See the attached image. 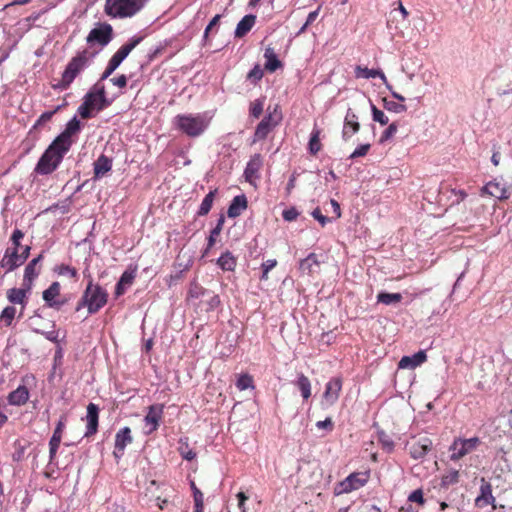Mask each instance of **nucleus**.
<instances>
[{"label": "nucleus", "mask_w": 512, "mask_h": 512, "mask_svg": "<svg viewBox=\"0 0 512 512\" xmlns=\"http://www.w3.org/2000/svg\"><path fill=\"white\" fill-rule=\"evenodd\" d=\"M295 385L301 392V396L304 400H307L312 395V386L309 378L303 373H299Z\"/></svg>", "instance_id": "obj_32"}, {"label": "nucleus", "mask_w": 512, "mask_h": 512, "mask_svg": "<svg viewBox=\"0 0 512 512\" xmlns=\"http://www.w3.org/2000/svg\"><path fill=\"white\" fill-rule=\"evenodd\" d=\"M148 0H106L104 12L111 18H128L143 9Z\"/></svg>", "instance_id": "obj_5"}, {"label": "nucleus", "mask_w": 512, "mask_h": 512, "mask_svg": "<svg viewBox=\"0 0 512 512\" xmlns=\"http://www.w3.org/2000/svg\"><path fill=\"white\" fill-rule=\"evenodd\" d=\"M408 501L418 503L420 506L425 504V499L422 489L414 490L409 496Z\"/></svg>", "instance_id": "obj_57"}, {"label": "nucleus", "mask_w": 512, "mask_h": 512, "mask_svg": "<svg viewBox=\"0 0 512 512\" xmlns=\"http://www.w3.org/2000/svg\"><path fill=\"white\" fill-rule=\"evenodd\" d=\"M173 124L186 136L196 138L206 131L210 124V118L205 113L178 114L174 117Z\"/></svg>", "instance_id": "obj_3"}, {"label": "nucleus", "mask_w": 512, "mask_h": 512, "mask_svg": "<svg viewBox=\"0 0 512 512\" xmlns=\"http://www.w3.org/2000/svg\"><path fill=\"white\" fill-rule=\"evenodd\" d=\"M263 77V70L259 64L255 65L253 69L247 74V79L256 83Z\"/></svg>", "instance_id": "obj_52"}, {"label": "nucleus", "mask_w": 512, "mask_h": 512, "mask_svg": "<svg viewBox=\"0 0 512 512\" xmlns=\"http://www.w3.org/2000/svg\"><path fill=\"white\" fill-rule=\"evenodd\" d=\"M460 474L458 470L451 469L447 471L441 478V486L448 488L451 485L459 482Z\"/></svg>", "instance_id": "obj_41"}, {"label": "nucleus", "mask_w": 512, "mask_h": 512, "mask_svg": "<svg viewBox=\"0 0 512 512\" xmlns=\"http://www.w3.org/2000/svg\"><path fill=\"white\" fill-rule=\"evenodd\" d=\"M277 265V261L275 259H269L262 264V275L260 277L261 280H268V273Z\"/></svg>", "instance_id": "obj_54"}, {"label": "nucleus", "mask_w": 512, "mask_h": 512, "mask_svg": "<svg viewBox=\"0 0 512 512\" xmlns=\"http://www.w3.org/2000/svg\"><path fill=\"white\" fill-rule=\"evenodd\" d=\"M54 272L56 274H58L59 276H68V277L73 278L75 280L78 279V272H77V270L74 267L66 265V264L57 265L54 268Z\"/></svg>", "instance_id": "obj_42"}, {"label": "nucleus", "mask_w": 512, "mask_h": 512, "mask_svg": "<svg viewBox=\"0 0 512 512\" xmlns=\"http://www.w3.org/2000/svg\"><path fill=\"white\" fill-rule=\"evenodd\" d=\"M316 427L319 429H326L328 431H332L334 428V424H333L332 419L330 417H328L323 421H318L316 423Z\"/></svg>", "instance_id": "obj_63"}, {"label": "nucleus", "mask_w": 512, "mask_h": 512, "mask_svg": "<svg viewBox=\"0 0 512 512\" xmlns=\"http://www.w3.org/2000/svg\"><path fill=\"white\" fill-rule=\"evenodd\" d=\"M427 360L426 352L423 350L418 351L413 356H404L398 363L400 369H414Z\"/></svg>", "instance_id": "obj_24"}, {"label": "nucleus", "mask_w": 512, "mask_h": 512, "mask_svg": "<svg viewBox=\"0 0 512 512\" xmlns=\"http://www.w3.org/2000/svg\"><path fill=\"white\" fill-rule=\"evenodd\" d=\"M107 301V291L99 284H94L90 280L76 305L75 311L78 312L86 307L89 314H95L107 304Z\"/></svg>", "instance_id": "obj_4"}, {"label": "nucleus", "mask_w": 512, "mask_h": 512, "mask_svg": "<svg viewBox=\"0 0 512 512\" xmlns=\"http://www.w3.org/2000/svg\"><path fill=\"white\" fill-rule=\"evenodd\" d=\"M110 81L113 83V85H115L119 88H125L127 86L128 80H127V77L124 74H122L118 77L112 78Z\"/></svg>", "instance_id": "obj_64"}, {"label": "nucleus", "mask_w": 512, "mask_h": 512, "mask_svg": "<svg viewBox=\"0 0 512 512\" xmlns=\"http://www.w3.org/2000/svg\"><path fill=\"white\" fill-rule=\"evenodd\" d=\"M60 438L52 436L49 441V462L53 463L56 459L57 451L61 443Z\"/></svg>", "instance_id": "obj_47"}, {"label": "nucleus", "mask_w": 512, "mask_h": 512, "mask_svg": "<svg viewBox=\"0 0 512 512\" xmlns=\"http://www.w3.org/2000/svg\"><path fill=\"white\" fill-rule=\"evenodd\" d=\"M61 286L59 282H53L46 290L43 291V300L47 306L50 307V303H53L55 299L60 295Z\"/></svg>", "instance_id": "obj_37"}, {"label": "nucleus", "mask_w": 512, "mask_h": 512, "mask_svg": "<svg viewBox=\"0 0 512 512\" xmlns=\"http://www.w3.org/2000/svg\"><path fill=\"white\" fill-rule=\"evenodd\" d=\"M135 275L132 272L125 271L119 281L116 284L115 294L117 297L123 295L126 290V286H130L133 283Z\"/></svg>", "instance_id": "obj_36"}, {"label": "nucleus", "mask_w": 512, "mask_h": 512, "mask_svg": "<svg viewBox=\"0 0 512 512\" xmlns=\"http://www.w3.org/2000/svg\"><path fill=\"white\" fill-rule=\"evenodd\" d=\"M432 449V441L428 437H422L413 442L409 447L410 456L413 459L424 458Z\"/></svg>", "instance_id": "obj_21"}, {"label": "nucleus", "mask_w": 512, "mask_h": 512, "mask_svg": "<svg viewBox=\"0 0 512 512\" xmlns=\"http://www.w3.org/2000/svg\"><path fill=\"white\" fill-rule=\"evenodd\" d=\"M255 21L256 16L252 14L245 15L237 24L235 37L241 38L245 36L253 28Z\"/></svg>", "instance_id": "obj_29"}, {"label": "nucleus", "mask_w": 512, "mask_h": 512, "mask_svg": "<svg viewBox=\"0 0 512 512\" xmlns=\"http://www.w3.org/2000/svg\"><path fill=\"white\" fill-rule=\"evenodd\" d=\"M264 109V98L256 99L250 103V115L254 118H259L263 113Z\"/></svg>", "instance_id": "obj_44"}, {"label": "nucleus", "mask_w": 512, "mask_h": 512, "mask_svg": "<svg viewBox=\"0 0 512 512\" xmlns=\"http://www.w3.org/2000/svg\"><path fill=\"white\" fill-rule=\"evenodd\" d=\"M370 477L371 472L369 469L365 471L353 472L349 474L345 479L337 483L334 488V493L336 495H340L358 490L368 483Z\"/></svg>", "instance_id": "obj_7"}, {"label": "nucleus", "mask_w": 512, "mask_h": 512, "mask_svg": "<svg viewBox=\"0 0 512 512\" xmlns=\"http://www.w3.org/2000/svg\"><path fill=\"white\" fill-rule=\"evenodd\" d=\"M205 293V289L204 287H202L199 283L197 282H192L189 286V290H188V293H187V299H198L200 298L201 296H203Z\"/></svg>", "instance_id": "obj_43"}, {"label": "nucleus", "mask_w": 512, "mask_h": 512, "mask_svg": "<svg viewBox=\"0 0 512 512\" xmlns=\"http://www.w3.org/2000/svg\"><path fill=\"white\" fill-rule=\"evenodd\" d=\"M66 422H67V416L66 415H62L60 417L59 421L56 424V427L54 429V432H53L52 436L62 439L63 432H64L65 427H66Z\"/></svg>", "instance_id": "obj_53"}, {"label": "nucleus", "mask_w": 512, "mask_h": 512, "mask_svg": "<svg viewBox=\"0 0 512 512\" xmlns=\"http://www.w3.org/2000/svg\"><path fill=\"white\" fill-rule=\"evenodd\" d=\"M178 451H179L180 455L188 461H191V460L195 459V457H196V453L189 447L187 437L181 438L179 440Z\"/></svg>", "instance_id": "obj_39"}, {"label": "nucleus", "mask_w": 512, "mask_h": 512, "mask_svg": "<svg viewBox=\"0 0 512 512\" xmlns=\"http://www.w3.org/2000/svg\"><path fill=\"white\" fill-rule=\"evenodd\" d=\"M29 399L28 388L20 385L17 389L10 392L8 395V402L11 405L21 406L24 405Z\"/></svg>", "instance_id": "obj_27"}, {"label": "nucleus", "mask_w": 512, "mask_h": 512, "mask_svg": "<svg viewBox=\"0 0 512 512\" xmlns=\"http://www.w3.org/2000/svg\"><path fill=\"white\" fill-rule=\"evenodd\" d=\"M479 495L475 499V506L478 508H485L491 505L496 509V499L492 494V485L484 477L480 479Z\"/></svg>", "instance_id": "obj_14"}, {"label": "nucleus", "mask_w": 512, "mask_h": 512, "mask_svg": "<svg viewBox=\"0 0 512 512\" xmlns=\"http://www.w3.org/2000/svg\"><path fill=\"white\" fill-rule=\"evenodd\" d=\"M133 442V437L131 435V429L129 427H124L120 429L115 435V444L113 455L116 459H120L125 452V448L127 445Z\"/></svg>", "instance_id": "obj_16"}, {"label": "nucleus", "mask_w": 512, "mask_h": 512, "mask_svg": "<svg viewBox=\"0 0 512 512\" xmlns=\"http://www.w3.org/2000/svg\"><path fill=\"white\" fill-rule=\"evenodd\" d=\"M480 194L481 196L489 195L499 200L508 199L510 196V192L508 191V189L504 185L496 181H490L486 185H484L481 188Z\"/></svg>", "instance_id": "obj_20"}, {"label": "nucleus", "mask_w": 512, "mask_h": 512, "mask_svg": "<svg viewBox=\"0 0 512 512\" xmlns=\"http://www.w3.org/2000/svg\"><path fill=\"white\" fill-rule=\"evenodd\" d=\"M96 54L97 51H90L89 49L79 51L69 60L61 74L60 80L54 87L61 90L68 89L81 72L89 67Z\"/></svg>", "instance_id": "obj_2"}, {"label": "nucleus", "mask_w": 512, "mask_h": 512, "mask_svg": "<svg viewBox=\"0 0 512 512\" xmlns=\"http://www.w3.org/2000/svg\"><path fill=\"white\" fill-rule=\"evenodd\" d=\"M190 486L193 491L194 504L204 503L203 493L197 488L194 481H191Z\"/></svg>", "instance_id": "obj_61"}, {"label": "nucleus", "mask_w": 512, "mask_h": 512, "mask_svg": "<svg viewBox=\"0 0 512 512\" xmlns=\"http://www.w3.org/2000/svg\"><path fill=\"white\" fill-rule=\"evenodd\" d=\"M282 114L276 105L273 110L268 107V114L259 122L254 133V142L264 140L268 134L281 122Z\"/></svg>", "instance_id": "obj_9"}, {"label": "nucleus", "mask_w": 512, "mask_h": 512, "mask_svg": "<svg viewBox=\"0 0 512 512\" xmlns=\"http://www.w3.org/2000/svg\"><path fill=\"white\" fill-rule=\"evenodd\" d=\"M299 212L296 208L291 207L282 212V217L285 221L291 222L297 219Z\"/></svg>", "instance_id": "obj_60"}, {"label": "nucleus", "mask_w": 512, "mask_h": 512, "mask_svg": "<svg viewBox=\"0 0 512 512\" xmlns=\"http://www.w3.org/2000/svg\"><path fill=\"white\" fill-rule=\"evenodd\" d=\"M86 432L85 437L89 438L95 435L98 431V423H99V407L94 403H89L87 406V415H86Z\"/></svg>", "instance_id": "obj_19"}, {"label": "nucleus", "mask_w": 512, "mask_h": 512, "mask_svg": "<svg viewBox=\"0 0 512 512\" xmlns=\"http://www.w3.org/2000/svg\"><path fill=\"white\" fill-rule=\"evenodd\" d=\"M217 193V189L210 191L202 200V203L200 204L199 210L197 211L198 216H205L207 215L212 206Z\"/></svg>", "instance_id": "obj_38"}, {"label": "nucleus", "mask_w": 512, "mask_h": 512, "mask_svg": "<svg viewBox=\"0 0 512 512\" xmlns=\"http://www.w3.org/2000/svg\"><path fill=\"white\" fill-rule=\"evenodd\" d=\"M16 309L13 306H7L1 313V320L6 323V325H10L12 320L15 318Z\"/></svg>", "instance_id": "obj_50"}, {"label": "nucleus", "mask_w": 512, "mask_h": 512, "mask_svg": "<svg viewBox=\"0 0 512 512\" xmlns=\"http://www.w3.org/2000/svg\"><path fill=\"white\" fill-rule=\"evenodd\" d=\"M263 166V157L261 154H254L248 161L244 170V177L247 182L252 185L256 184V180L260 178V170Z\"/></svg>", "instance_id": "obj_15"}, {"label": "nucleus", "mask_w": 512, "mask_h": 512, "mask_svg": "<svg viewBox=\"0 0 512 512\" xmlns=\"http://www.w3.org/2000/svg\"><path fill=\"white\" fill-rule=\"evenodd\" d=\"M67 152L62 151L60 145H55L53 141L40 157L36 164L35 172L39 175L51 174L58 168Z\"/></svg>", "instance_id": "obj_6"}, {"label": "nucleus", "mask_w": 512, "mask_h": 512, "mask_svg": "<svg viewBox=\"0 0 512 512\" xmlns=\"http://www.w3.org/2000/svg\"><path fill=\"white\" fill-rule=\"evenodd\" d=\"M163 414V404H154L148 407V412L144 418L145 427L147 428V430H145L146 435H150L158 429L160 422L162 421Z\"/></svg>", "instance_id": "obj_12"}, {"label": "nucleus", "mask_w": 512, "mask_h": 512, "mask_svg": "<svg viewBox=\"0 0 512 512\" xmlns=\"http://www.w3.org/2000/svg\"><path fill=\"white\" fill-rule=\"evenodd\" d=\"M112 35V26L110 24L103 23L89 32L86 41L89 44H98L100 47H104L111 41Z\"/></svg>", "instance_id": "obj_11"}, {"label": "nucleus", "mask_w": 512, "mask_h": 512, "mask_svg": "<svg viewBox=\"0 0 512 512\" xmlns=\"http://www.w3.org/2000/svg\"><path fill=\"white\" fill-rule=\"evenodd\" d=\"M320 137H321V130L319 128L314 127L311 132L309 143H308V151L313 156L317 155L318 152L322 149Z\"/></svg>", "instance_id": "obj_34"}, {"label": "nucleus", "mask_w": 512, "mask_h": 512, "mask_svg": "<svg viewBox=\"0 0 512 512\" xmlns=\"http://www.w3.org/2000/svg\"><path fill=\"white\" fill-rule=\"evenodd\" d=\"M264 57L266 59L265 69L269 72H274L282 66V63L278 59L273 48L267 47L264 52Z\"/></svg>", "instance_id": "obj_33"}, {"label": "nucleus", "mask_w": 512, "mask_h": 512, "mask_svg": "<svg viewBox=\"0 0 512 512\" xmlns=\"http://www.w3.org/2000/svg\"><path fill=\"white\" fill-rule=\"evenodd\" d=\"M30 289H27V287L23 286V288H11L7 291V299L12 304H26L27 299V292Z\"/></svg>", "instance_id": "obj_30"}, {"label": "nucleus", "mask_w": 512, "mask_h": 512, "mask_svg": "<svg viewBox=\"0 0 512 512\" xmlns=\"http://www.w3.org/2000/svg\"><path fill=\"white\" fill-rule=\"evenodd\" d=\"M62 105H58L53 111H47V112H44L40 115V117L37 119V121L35 122L33 128H37L41 125H43L44 123L46 122H49L53 115L55 113H57L58 111H60L62 109Z\"/></svg>", "instance_id": "obj_46"}, {"label": "nucleus", "mask_w": 512, "mask_h": 512, "mask_svg": "<svg viewBox=\"0 0 512 512\" xmlns=\"http://www.w3.org/2000/svg\"><path fill=\"white\" fill-rule=\"evenodd\" d=\"M81 130V123L76 118L73 117L67 124L64 131L58 135L53 141L55 145H60L62 151H69L73 140L72 137L77 135Z\"/></svg>", "instance_id": "obj_10"}, {"label": "nucleus", "mask_w": 512, "mask_h": 512, "mask_svg": "<svg viewBox=\"0 0 512 512\" xmlns=\"http://www.w3.org/2000/svg\"><path fill=\"white\" fill-rule=\"evenodd\" d=\"M236 387L240 391L246 390L248 388H254L253 377L249 374L240 375L236 382Z\"/></svg>", "instance_id": "obj_45"}, {"label": "nucleus", "mask_w": 512, "mask_h": 512, "mask_svg": "<svg viewBox=\"0 0 512 512\" xmlns=\"http://www.w3.org/2000/svg\"><path fill=\"white\" fill-rule=\"evenodd\" d=\"M23 237H24V233L20 229H15L11 236V241H12L13 247H9V248L14 249L15 251L19 252L22 247L20 244V240Z\"/></svg>", "instance_id": "obj_51"}, {"label": "nucleus", "mask_w": 512, "mask_h": 512, "mask_svg": "<svg viewBox=\"0 0 512 512\" xmlns=\"http://www.w3.org/2000/svg\"><path fill=\"white\" fill-rule=\"evenodd\" d=\"M110 105L104 83L97 81L83 97L77 112L82 119H91Z\"/></svg>", "instance_id": "obj_1"}, {"label": "nucleus", "mask_w": 512, "mask_h": 512, "mask_svg": "<svg viewBox=\"0 0 512 512\" xmlns=\"http://www.w3.org/2000/svg\"><path fill=\"white\" fill-rule=\"evenodd\" d=\"M112 169V159L106 155H100L94 162V179H100Z\"/></svg>", "instance_id": "obj_26"}, {"label": "nucleus", "mask_w": 512, "mask_h": 512, "mask_svg": "<svg viewBox=\"0 0 512 512\" xmlns=\"http://www.w3.org/2000/svg\"><path fill=\"white\" fill-rule=\"evenodd\" d=\"M379 441L382 445V447L387 450L388 452H391L394 449V442L388 435H386L384 432L379 434Z\"/></svg>", "instance_id": "obj_58"}, {"label": "nucleus", "mask_w": 512, "mask_h": 512, "mask_svg": "<svg viewBox=\"0 0 512 512\" xmlns=\"http://www.w3.org/2000/svg\"><path fill=\"white\" fill-rule=\"evenodd\" d=\"M355 77L363 79L380 78L383 81H386V76L382 70L368 69L367 67H362L360 65L355 67Z\"/></svg>", "instance_id": "obj_31"}, {"label": "nucleus", "mask_w": 512, "mask_h": 512, "mask_svg": "<svg viewBox=\"0 0 512 512\" xmlns=\"http://www.w3.org/2000/svg\"><path fill=\"white\" fill-rule=\"evenodd\" d=\"M43 259V255L40 254L34 259H32L24 270V276H23V286L27 287V289H31L33 281L38 277L40 274V262Z\"/></svg>", "instance_id": "obj_17"}, {"label": "nucleus", "mask_w": 512, "mask_h": 512, "mask_svg": "<svg viewBox=\"0 0 512 512\" xmlns=\"http://www.w3.org/2000/svg\"><path fill=\"white\" fill-rule=\"evenodd\" d=\"M398 130V125L396 122L391 123L387 129L383 132L380 141L384 142L390 138H392Z\"/></svg>", "instance_id": "obj_59"}, {"label": "nucleus", "mask_w": 512, "mask_h": 512, "mask_svg": "<svg viewBox=\"0 0 512 512\" xmlns=\"http://www.w3.org/2000/svg\"><path fill=\"white\" fill-rule=\"evenodd\" d=\"M223 223H224V219L220 218L218 223H217V225H216V227L211 230L210 235L208 237L207 249H210V248H212L214 246L215 241H216V237L220 234V232L222 230Z\"/></svg>", "instance_id": "obj_48"}, {"label": "nucleus", "mask_w": 512, "mask_h": 512, "mask_svg": "<svg viewBox=\"0 0 512 512\" xmlns=\"http://www.w3.org/2000/svg\"><path fill=\"white\" fill-rule=\"evenodd\" d=\"M23 264L22 259L19 255L18 251L14 249L7 248L4 256L0 261V266L6 270V272H11L21 266Z\"/></svg>", "instance_id": "obj_23"}, {"label": "nucleus", "mask_w": 512, "mask_h": 512, "mask_svg": "<svg viewBox=\"0 0 512 512\" xmlns=\"http://www.w3.org/2000/svg\"><path fill=\"white\" fill-rule=\"evenodd\" d=\"M217 264L223 271H234L237 261L231 252L226 251L218 258Z\"/></svg>", "instance_id": "obj_35"}, {"label": "nucleus", "mask_w": 512, "mask_h": 512, "mask_svg": "<svg viewBox=\"0 0 512 512\" xmlns=\"http://www.w3.org/2000/svg\"><path fill=\"white\" fill-rule=\"evenodd\" d=\"M480 445L481 440L479 437H472L468 439L457 437L449 447V458L453 462L459 461L466 455L475 451Z\"/></svg>", "instance_id": "obj_8"}, {"label": "nucleus", "mask_w": 512, "mask_h": 512, "mask_svg": "<svg viewBox=\"0 0 512 512\" xmlns=\"http://www.w3.org/2000/svg\"><path fill=\"white\" fill-rule=\"evenodd\" d=\"M247 208V198L245 195L235 196L228 208L227 214L230 218L238 217L243 210Z\"/></svg>", "instance_id": "obj_28"}, {"label": "nucleus", "mask_w": 512, "mask_h": 512, "mask_svg": "<svg viewBox=\"0 0 512 512\" xmlns=\"http://www.w3.org/2000/svg\"><path fill=\"white\" fill-rule=\"evenodd\" d=\"M142 41V37H132L127 43L123 44L116 53L111 57L109 63L115 67H119L122 61L129 53Z\"/></svg>", "instance_id": "obj_18"}, {"label": "nucleus", "mask_w": 512, "mask_h": 512, "mask_svg": "<svg viewBox=\"0 0 512 512\" xmlns=\"http://www.w3.org/2000/svg\"><path fill=\"white\" fill-rule=\"evenodd\" d=\"M342 390V379L340 377L331 378L325 385V390L322 395L323 404L326 406L334 405L339 397Z\"/></svg>", "instance_id": "obj_13"}, {"label": "nucleus", "mask_w": 512, "mask_h": 512, "mask_svg": "<svg viewBox=\"0 0 512 512\" xmlns=\"http://www.w3.org/2000/svg\"><path fill=\"white\" fill-rule=\"evenodd\" d=\"M359 130L360 124L358 122L357 115L354 112H352L351 109H348L342 130L343 140L347 141L352 135L357 133Z\"/></svg>", "instance_id": "obj_22"}, {"label": "nucleus", "mask_w": 512, "mask_h": 512, "mask_svg": "<svg viewBox=\"0 0 512 512\" xmlns=\"http://www.w3.org/2000/svg\"><path fill=\"white\" fill-rule=\"evenodd\" d=\"M312 216L321 224L322 227H324L328 222H330V219L322 214L320 208L314 209L312 212Z\"/></svg>", "instance_id": "obj_62"}, {"label": "nucleus", "mask_w": 512, "mask_h": 512, "mask_svg": "<svg viewBox=\"0 0 512 512\" xmlns=\"http://www.w3.org/2000/svg\"><path fill=\"white\" fill-rule=\"evenodd\" d=\"M401 300H402V295L400 293L380 292L377 295V301L379 303H382L385 305L399 303V302H401Z\"/></svg>", "instance_id": "obj_40"}, {"label": "nucleus", "mask_w": 512, "mask_h": 512, "mask_svg": "<svg viewBox=\"0 0 512 512\" xmlns=\"http://www.w3.org/2000/svg\"><path fill=\"white\" fill-rule=\"evenodd\" d=\"M320 261L315 253H310L305 259L299 263V269L303 274L313 275L319 270Z\"/></svg>", "instance_id": "obj_25"}, {"label": "nucleus", "mask_w": 512, "mask_h": 512, "mask_svg": "<svg viewBox=\"0 0 512 512\" xmlns=\"http://www.w3.org/2000/svg\"><path fill=\"white\" fill-rule=\"evenodd\" d=\"M371 148L370 144H361L359 147H357L353 153L349 156V159H356L359 157H364L367 155Z\"/></svg>", "instance_id": "obj_55"}, {"label": "nucleus", "mask_w": 512, "mask_h": 512, "mask_svg": "<svg viewBox=\"0 0 512 512\" xmlns=\"http://www.w3.org/2000/svg\"><path fill=\"white\" fill-rule=\"evenodd\" d=\"M320 9H321V6H319L316 10H314L308 14L306 22L299 30V34L305 32L306 29L308 28V26L311 25L317 19Z\"/></svg>", "instance_id": "obj_56"}, {"label": "nucleus", "mask_w": 512, "mask_h": 512, "mask_svg": "<svg viewBox=\"0 0 512 512\" xmlns=\"http://www.w3.org/2000/svg\"><path fill=\"white\" fill-rule=\"evenodd\" d=\"M372 118L375 122L381 125H386L389 122V118L385 115L382 110H379L375 105H372Z\"/></svg>", "instance_id": "obj_49"}]
</instances>
